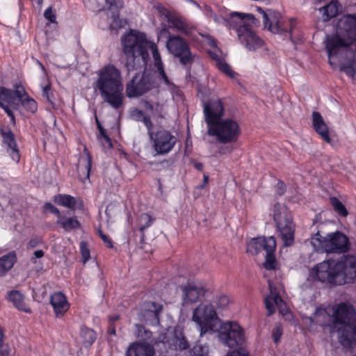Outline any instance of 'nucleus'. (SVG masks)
Listing matches in <instances>:
<instances>
[{
	"label": "nucleus",
	"mask_w": 356,
	"mask_h": 356,
	"mask_svg": "<svg viewBox=\"0 0 356 356\" xmlns=\"http://www.w3.org/2000/svg\"><path fill=\"white\" fill-rule=\"evenodd\" d=\"M216 302L218 307L223 308L229 304V299L227 296L222 295L217 298Z\"/></svg>",
	"instance_id": "obj_55"
},
{
	"label": "nucleus",
	"mask_w": 356,
	"mask_h": 356,
	"mask_svg": "<svg viewBox=\"0 0 356 356\" xmlns=\"http://www.w3.org/2000/svg\"><path fill=\"white\" fill-rule=\"evenodd\" d=\"M42 97L46 99V100L49 102L53 107H54V93L51 91V88L49 84L47 85L46 86L43 87L42 88Z\"/></svg>",
	"instance_id": "obj_45"
},
{
	"label": "nucleus",
	"mask_w": 356,
	"mask_h": 356,
	"mask_svg": "<svg viewBox=\"0 0 356 356\" xmlns=\"http://www.w3.org/2000/svg\"><path fill=\"white\" fill-rule=\"evenodd\" d=\"M168 22L172 28L183 32L185 34H188L190 33L188 24L179 17L173 14L172 16L168 19Z\"/></svg>",
	"instance_id": "obj_36"
},
{
	"label": "nucleus",
	"mask_w": 356,
	"mask_h": 356,
	"mask_svg": "<svg viewBox=\"0 0 356 356\" xmlns=\"http://www.w3.org/2000/svg\"><path fill=\"white\" fill-rule=\"evenodd\" d=\"M80 335L82 339L83 345L86 348L91 346L97 338L95 332L86 326H82L81 327Z\"/></svg>",
	"instance_id": "obj_34"
},
{
	"label": "nucleus",
	"mask_w": 356,
	"mask_h": 356,
	"mask_svg": "<svg viewBox=\"0 0 356 356\" xmlns=\"http://www.w3.org/2000/svg\"><path fill=\"white\" fill-rule=\"evenodd\" d=\"M56 204L67 207L71 210L76 209V200L75 197L67 194H58L54 197Z\"/></svg>",
	"instance_id": "obj_32"
},
{
	"label": "nucleus",
	"mask_w": 356,
	"mask_h": 356,
	"mask_svg": "<svg viewBox=\"0 0 356 356\" xmlns=\"http://www.w3.org/2000/svg\"><path fill=\"white\" fill-rule=\"evenodd\" d=\"M157 10L161 15H163L166 18L167 21H168V19L173 15L170 10L162 6H157Z\"/></svg>",
	"instance_id": "obj_56"
},
{
	"label": "nucleus",
	"mask_w": 356,
	"mask_h": 356,
	"mask_svg": "<svg viewBox=\"0 0 356 356\" xmlns=\"http://www.w3.org/2000/svg\"><path fill=\"white\" fill-rule=\"evenodd\" d=\"M285 189H286V186H285L284 183L283 181H279L277 183V194L279 196L282 195L285 192Z\"/></svg>",
	"instance_id": "obj_62"
},
{
	"label": "nucleus",
	"mask_w": 356,
	"mask_h": 356,
	"mask_svg": "<svg viewBox=\"0 0 356 356\" xmlns=\"http://www.w3.org/2000/svg\"><path fill=\"white\" fill-rule=\"evenodd\" d=\"M154 220V219L146 213L140 215L139 219V231L141 234V242L143 241L145 238V230L152 225Z\"/></svg>",
	"instance_id": "obj_37"
},
{
	"label": "nucleus",
	"mask_w": 356,
	"mask_h": 356,
	"mask_svg": "<svg viewBox=\"0 0 356 356\" xmlns=\"http://www.w3.org/2000/svg\"><path fill=\"white\" fill-rule=\"evenodd\" d=\"M340 70L343 72L351 78H355L356 75V67H355V61L350 60L347 64L343 65L340 67Z\"/></svg>",
	"instance_id": "obj_43"
},
{
	"label": "nucleus",
	"mask_w": 356,
	"mask_h": 356,
	"mask_svg": "<svg viewBox=\"0 0 356 356\" xmlns=\"http://www.w3.org/2000/svg\"><path fill=\"white\" fill-rule=\"evenodd\" d=\"M40 241L41 240L38 238H31L28 243V248H34L40 243Z\"/></svg>",
	"instance_id": "obj_64"
},
{
	"label": "nucleus",
	"mask_w": 356,
	"mask_h": 356,
	"mask_svg": "<svg viewBox=\"0 0 356 356\" xmlns=\"http://www.w3.org/2000/svg\"><path fill=\"white\" fill-rule=\"evenodd\" d=\"M91 165L92 159L89 154L86 157L79 158V162L76 165V170L78 172L79 176L80 177H81L82 172L83 175H86V178L89 179Z\"/></svg>",
	"instance_id": "obj_33"
},
{
	"label": "nucleus",
	"mask_w": 356,
	"mask_h": 356,
	"mask_svg": "<svg viewBox=\"0 0 356 356\" xmlns=\"http://www.w3.org/2000/svg\"><path fill=\"white\" fill-rule=\"evenodd\" d=\"M56 224L60 225L67 232L80 229L81 227L76 217L67 218L62 216L61 218L56 221Z\"/></svg>",
	"instance_id": "obj_31"
},
{
	"label": "nucleus",
	"mask_w": 356,
	"mask_h": 356,
	"mask_svg": "<svg viewBox=\"0 0 356 356\" xmlns=\"http://www.w3.org/2000/svg\"><path fill=\"white\" fill-rule=\"evenodd\" d=\"M95 120L97 123V127L99 131V134L97 136L99 140H101L102 137H104L105 135H107L106 130L101 124L99 120H98L97 117H95Z\"/></svg>",
	"instance_id": "obj_60"
},
{
	"label": "nucleus",
	"mask_w": 356,
	"mask_h": 356,
	"mask_svg": "<svg viewBox=\"0 0 356 356\" xmlns=\"http://www.w3.org/2000/svg\"><path fill=\"white\" fill-rule=\"evenodd\" d=\"M325 41L329 58L337 56L342 48L348 47L354 42L346 37L342 36L338 31L336 34L327 35Z\"/></svg>",
	"instance_id": "obj_16"
},
{
	"label": "nucleus",
	"mask_w": 356,
	"mask_h": 356,
	"mask_svg": "<svg viewBox=\"0 0 356 356\" xmlns=\"http://www.w3.org/2000/svg\"><path fill=\"white\" fill-rule=\"evenodd\" d=\"M8 298L14 305L19 310L30 312V309L25 308V303L23 296L17 291H12L8 294Z\"/></svg>",
	"instance_id": "obj_35"
},
{
	"label": "nucleus",
	"mask_w": 356,
	"mask_h": 356,
	"mask_svg": "<svg viewBox=\"0 0 356 356\" xmlns=\"http://www.w3.org/2000/svg\"><path fill=\"white\" fill-rule=\"evenodd\" d=\"M121 42L122 51L126 56L125 67L128 73L140 67L141 62L143 66H146L149 58L148 49L152 51L154 66L159 67L163 65L156 45L148 42L145 33L131 31L122 37Z\"/></svg>",
	"instance_id": "obj_1"
},
{
	"label": "nucleus",
	"mask_w": 356,
	"mask_h": 356,
	"mask_svg": "<svg viewBox=\"0 0 356 356\" xmlns=\"http://www.w3.org/2000/svg\"><path fill=\"white\" fill-rule=\"evenodd\" d=\"M273 220L284 245L291 246L294 243L295 224L292 214L286 205L279 202L274 205Z\"/></svg>",
	"instance_id": "obj_5"
},
{
	"label": "nucleus",
	"mask_w": 356,
	"mask_h": 356,
	"mask_svg": "<svg viewBox=\"0 0 356 356\" xmlns=\"http://www.w3.org/2000/svg\"><path fill=\"white\" fill-rule=\"evenodd\" d=\"M265 307L268 310V316H270L275 312V305L273 302L272 296H268L265 298Z\"/></svg>",
	"instance_id": "obj_49"
},
{
	"label": "nucleus",
	"mask_w": 356,
	"mask_h": 356,
	"mask_svg": "<svg viewBox=\"0 0 356 356\" xmlns=\"http://www.w3.org/2000/svg\"><path fill=\"white\" fill-rule=\"evenodd\" d=\"M10 353V348L8 344L2 339V341H0V356H9Z\"/></svg>",
	"instance_id": "obj_53"
},
{
	"label": "nucleus",
	"mask_w": 356,
	"mask_h": 356,
	"mask_svg": "<svg viewBox=\"0 0 356 356\" xmlns=\"http://www.w3.org/2000/svg\"><path fill=\"white\" fill-rule=\"evenodd\" d=\"M312 245L316 250L328 253H344L349 250L348 238L343 233L336 232L322 236L318 232L311 238Z\"/></svg>",
	"instance_id": "obj_6"
},
{
	"label": "nucleus",
	"mask_w": 356,
	"mask_h": 356,
	"mask_svg": "<svg viewBox=\"0 0 356 356\" xmlns=\"http://www.w3.org/2000/svg\"><path fill=\"white\" fill-rule=\"evenodd\" d=\"M270 240H275L274 236L266 237H257L252 238L247 244V252L256 255L263 250H267V245Z\"/></svg>",
	"instance_id": "obj_26"
},
{
	"label": "nucleus",
	"mask_w": 356,
	"mask_h": 356,
	"mask_svg": "<svg viewBox=\"0 0 356 356\" xmlns=\"http://www.w3.org/2000/svg\"><path fill=\"white\" fill-rule=\"evenodd\" d=\"M216 331L218 332L219 340L229 348L238 346L243 342V329L236 322L220 323Z\"/></svg>",
	"instance_id": "obj_9"
},
{
	"label": "nucleus",
	"mask_w": 356,
	"mask_h": 356,
	"mask_svg": "<svg viewBox=\"0 0 356 356\" xmlns=\"http://www.w3.org/2000/svg\"><path fill=\"white\" fill-rule=\"evenodd\" d=\"M161 341L172 350H186L189 347L182 331L179 329L168 330L162 336Z\"/></svg>",
	"instance_id": "obj_15"
},
{
	"label": "nucleus",
	"mask_w": 356,
	"mask_h": 356,
	"mask_svg": "<svg viewBox=\"0 0 356 356\" xmlns=\"http://www.w3.org/2000/svg\"><path fill=\"white\" fill-rule=\"evenodd\" d=\"M80 250L83 262L85 264L90 258V250L88 247V243L86 241H81L80 243Z\"/></svg>",
	"instance_id": "obj_47"
},
{
	"label": "nucleus",
	"mask_w": 356,
	"mask_h": 356,
	"mask_svg": "<svg viewBox=\"0 0 356 356\" xmlns=\"http://www.w3.org/2000/svg\"><path fill=\"white\" fill-rule=\"evenodd\" d=\"M355 310L353 305L342 302L334 309L332 329L338 333L342 346H349L350 340L356 337Z\"/></svg>",
	"instance_id": "obj_4"
},
{
	"label": "nucleus",
	"mask_w": 356,
	"mask_h": 356,
	"mask_svg": "<svg viewBox=\"0 0 356 356\" xmlns=\"http://www.w3.org/2000/svg\"><path fill=\"white\" fill-rule=\"evenodd\" d=\"M150 139L154 142V149L159 154H165L170 152L175 147L177 139L170 131L160 129L156 132L151 129L147 132Z\"/></svg>",
	"instance_id": "obj_13"
},
{
	"label": "nucleus",
	"mask_w": 356,
	"mask_h": 356,
	"mask_svg": "<svg viewBox=\"0 0 356 356\" xmlns=\"http://www.w3.org/2000/svg\"><path fill=\"white\" fill-rule=\"evenodd\" d=\"M166 47L175 57L178 58L183 65L191 64L193 57L186 41L179 35L170 36Z\"/></svg>",
	"instance_id": "obj_12"
},
{
	"label": "nucleus",
	"mask_w": 356,
	"mask_h": 356,
	"mask_svg": "<svg viewBox=\"0 0 356 356\" xmlns=\"http://www.w3.org/2000/svg\"><path fill=\"white\" fill-rule=\"evenodd\" d=\"M342 265V277H343L344 282H356V256H345Z\"/></svg>",
	"instance_id": "obj_23"
},
{
	"label": "nucleus",
	"mask_w": 356,
	"mask_h": 356,
	"mask_svg": "<svg viewBox=\"0 0 356 356\" xmlns=\"http://www.w3.org/2000/svg\"><path fill=\"white\" fill-rule=\"evenodd\" d=\"M218 68L224 74H225L229 77L234 79L235 76V72L232 70L230 65L226 63L225 60H218L217 62Z\"/></svg>",
	"instance_id": "obj_42"
},
{
	"label": "nucleus",
	"mask_w": 356,
	"mask_h": 356,
	"mask_svg": "<svg viewBox=\"0 0 356 356\" xmlns=\"http://www.w3.org/2000/svg\"><path fill=\"white\" fill-rule=\"evenodd\" d=\"M143 106L145 108V109H146L147 111H149L152 113V114H154V107L155 106L150 102L149 101H144L143 102Z\"/></svg>",
	"instance_id": "obj_63"
},
{
	"label": "nucleus",
	"mask_w": 356,
	"mask_h": 356,
	"mask_svg": "<svg viewBox=\"0 0 356 356\" xmlns=\"http://www.w3.org/2000/svg\"><path fill=\"white\" fill-rule=\"evenodd\" d=\"M238 38L241 43L249 51H254L264 44V40L252 30L250 26L239 29Z\"/></svg>",
	"instance_id": "obj_17"
},
{
	"label": "nucleus",
	"mask_w": 356,
	"mask_h": 356,
	"mask_svg": "<svg viewBox=\"0 0 356 356\" xmlns=\"http://www.w3.org/2000/svg\"><path fill=\"white\" fill-rule=\"evenodd\" d=\"M330 204H332L334 211L339 215L346 217L348 214V210L342 202L336 197H332L330 199Z\"/></svg>",
	"instance_id": "obj_39"
},
{
	"label": "nucleus",
	"mask_w": 356,
	"mask_h": 356,
	"mask_svg": "<svg viewBox=\"0 0 356 356\" xmlns=\"http://www.w3.org/2000/svg\"><path fill=\"white\" fill-rule=\"evenodd\" d=\"M193 352L197 356H207L209 353V348L207 346H195L193 348Z\"/></svg>",
	"instance_id": "obj_50"
},
{
	"label": "nucleus",
	"mask_w": 356,
	"mask_h": 356,
	"mask_svg": "<svg viewBox=\"0 0 356 356\" xmlns=\"http://www.w3.org/2000/svg\"><path fill=\"white\" fill-rule=\"evenodd\" d=\"M264 27L273 33L284 34L289 33L291 38V32L294 27V19H284L281 14L276 11L269 10V13H264Z\"/></svg>",
	"instance_id": "obj_11"
},
{
	"label": "nucleus",
	"mask_w": 356,
	"mask_h": 356,
	"mask_svg": "<svg viewBox=\"0 0 356 356\" xmlns=\"http://www.w3.org/2000/svg\"><path fill=\"white\" fill-rule=\"evenodd\" d=\"M282 335V329L281 326L276 325L272 331V337L275 343H278L280 341L281 337Z\"/></svg>",
	"instance_id": "obj_52"
},
{
	"label": "nucleus",
	"mask_w": 356,
	"mask_h": 356,
	"mask_svg": "<svg viewBox=\"0 0 356 356\" xmlns=\"http://www.w3.org/2000/svg\"><path fill=\"white\" fill-rule=\"evenodd\" d=\"M6 113V114L10 118V121L13 124H15V117L13 112L10 110L9 106L6 104H3L1 107Z\"/></svg>",
	"instance_id": "obj_58"
},
{
	"label": "nucleus",
	"mask_w": 356,
	"mask_h": 356,
	"mask_svg": "<svg viewBox=\"0 0 356 356\" xmlns=\"http://www.w3.org/2000/svg\"><path fill=\"white\" fill-rule=\"evenodd\" d=\"M183 292V305L196 302L201 296H204L206 291L203 288H198L193 283L181 286Z\"/></svg>",
	"instance_id": "obj_22"
},
{
	"label": "nucleus",
	"mask_w": 356,
	"mask_h": 356,
	"mask_svg": "<svg viewBox=\"0 0 356 356\" xmlns=\"http://www.w3.org/2000/svg\"><path fill=\"white\" fill-rule=\"evenodd\" d=\"M312 126L315 131L327 143H331L329 129L321 114L318 111L312 113Z\"/></svg>",
	"instance_id": "obj_24"
},
{
	"label": "nucleus",
	"mask_w": 356,
	"mask_h": 356,
	"mask_svg": "<svg viewBox=\"0 0 356 356\" xmlns=\"http://www.w3.org/2000/svg\"><path fill=\"white\" fill-rule=\"evenodd\" d=\"M337 31L351 41H356V15H343L337 22Z\"/></svg>",
	"instance_id": "obj_19"
},
{
	"label": "nucleus",
	"mask_w": 356,
	"mask_h": 356,
	"mask_svg": "<svg viewBox=\"0 0 356 356\" xmlns=\"http://www.w3.org/2000/svg\"><path fill=\"white\" fill-rule=\"evenodd\" d=\"M98 232H99V235L100 238L104 241V243L106 244V245L108 248H112L113 247V242H112L111 239L108 236H107L106 234H104L102 230L99 229Z\"/></svg>",
	"instance_id": "obj_57"
},
{
	"label": "nucleus",
	"mask_w": 356,
	"mask_h": 356,
	"mask_svg": "<svg viewBox=\"0 0 356 356\" xmlns=\"http://www.w3.org/2000/svg\"><path fill=\"white\" fill-rule=\"evenodd\" d=\"M17 261V256L15 251H11L7 254L0 257V276L4 275L10 270Z\"/></svg>",
	"instance_id": "obj_29"
},
{
	"label": "nucleus",
	"mask_w": 356,
	"mask_h": 356,
	"mask_svg": "<svg viewBox=\"0 0 356 356\" xmlns=\"http://www.w3.org/2000/svg\"><path fill=\"white\" fill-rule=\"evenodd\" d=\"M106 3L109 5L110 8H120L122 6V2L120 0H106Z\"/></svg>",
	"instance_id": "obj_61"
},
{
	"label": "nucleus",
	"mask_w": 356,
	"mask_h": 356,
	"mask_svg": "<svg viewBox=\"0 0 356 356\" xmlns=\"http://www.w3.org/2000/svg\"><path fill=\"white\" fill-rule=\"evenodd\" d=\"M44 17L51 23L56 22V15L52 10V8L50 6L47 8L44 13Z\"/></svg>",
	"instance_id": "obj_54"
},
{
	"label": "nucleus",
	"mask_w": 356,
	"mask_h": 356,
	"mask_svg": "<svg viewBox=\"0 0 356 356\" xmlns=\"http://www.w3.org/2000/svg\"><path fill=\"white\" fill-rule=\"evenodd\" d=\"M3 143L7 145V151L12 159L16 163L20 160V154L18 149L15 134L9 127L1 129Z\"/></svg>",
	"instance_id": "obj_20"
},
{
	"label": "nucleus",
	"mask_w": 356,
	"mask_h": 356,
	"mask_svg": "<svg viewBox=\"0 0 356 356\" xmlns=\"http://www.w3.org/2000/svg\"><path fill=\"white\" fill-rule=\"evenodd\" d=\"M248 21L251 22L253 25H256L257 23V20L252 14L234 12L229 14L227 18L222 19V24L229 29H235L238 36L239 29L250 26L246 23Z\"/></svg>",
	"instance_id": "obj_14"
},
{
	"label": "nucleus",
	"mask_w": 356,
	"mask_h": 356,
	"mask_svg": "<svg viewBox=\"0 0 356 356\" xmlns=\"http://www.w3.org/2000/svg\"><path fill=\"white\" fill-rule=\"evenodd\" d=\"M13 92L15 99L18 98L20 102L26 97V95H29L22 85L15 86V88L13 90Z\"/></svg>",
	"instance_id": "obj_46"
},
{
	"label": "nucleus",
	"mask_w": 356,
	"mask_h": 356,
	"mask_svg": "<svg viewBox=\"0 0 356 356\" xmlns=\"http://www.w3.org/2000/svg\"><path fill=\"white\" fill-rule=\"evenodd\" d=\"M204 114L209 136H216L217 141L221 144L233 143L238 140L241 134L239 125L232 119H222L224 108L220 99L205 102Z\"/></svg>",
	"instance_id": "obj_2"
},
{
	"label": "nucleus",
	"mask_w": 356,
	"mask_h": 356,
	"mask_svg": "<svg viewBox=\"0 0 356 356\" xmlns=\"http://www.w3.org/2000/svg\"><path fill=\"white\" fill-rule=\"evenodd\" d=\"M21 104L25 110L31 113H35L38 111V104L35 99L26 95V97L21 102Z\"/></svg>",
	"instance_id": "obj_40"
},
{
	"label": "nucleus",
	"mask_w": 356,
	"mask_h": 356,
	"mask_svg": "<svg viewBox=\"0 0 356 356\" xmlns=\"http://www.w3.org/2000/svg\"><path fill=\"white\" fill-rule=\"evenodd\" d=\"M156 69L157 72L159 74V80L163 81L167 86H170L171 84V82L168 76H167L166 73L165 72L163 65L156 67Z\"/></svg>",
	"instance_id": "obj_51"
},
{
	"label": "nucleus",
	"mask_w": 356,
	"mask_h": 356,
	"mask_svg": "<svg viewBox=\"0 0 356 356\" xmlns=\"http://www.w3.org/2000/svg\"><path fill=\"white\" fill-rule=\"evenodd\" d=\"M94 88L99 91L104 101L118 110L124 104L123 83L121 72L113 64H108L97 72Z\"/></svg>",
	"instance_id": "obj_3"
},
{
	"label": "nucleus",
	"mask_w": 356,
	"mask_h": 356,
	"mask_svg": "<svg viewBox=\"0 0 356 356\" xmlns=\"http://www.w3.org/2000/svg\"><path fill=\"white\" fill-rule=\"evenodd\" d=\"M163 305L161 304L152 301L145 302L141 311L142 318L149 325H159Z\"/></svg>",
	"instance_id": "obj_18"
},
{
	"label": "nucleus",
	"mask_w": 356,
	"mask_h": 356,
	"mask_svg": "<svg viewBox=\"0 0 356 356\" xmlns=\"http://www.w3.org/2000/svg\"><path fill=\"white\" fill-rule=\"evenodd\" d=\"M154 79L149 74H136L126 84L125 92L129 98L138 97L154 87Z\"/></svg>",
	"instance_id": "obj_10"
},
{
	"label": "nucleus",
	"mask_w": 356,
	"mask_h": 356,
	"mask_svg": "<svg viewBox=\"0 0 356 356\" xmlns=\"http://www.w3.org/2000/svg\"><path fill=\"white\" fill-rule=\"evenodd\" d=\"M99 140L102 142V143L104 147L112 148V147H113L112 141L108 134L105 135Z\"/></svg>",
	"instance_id": "obj_59"
},
{
	"label": "nucleus",
	"mask_w": 356,
	"mask_h": 356,
	"mask_svg": "<svg viewBox=\"0 0 356 356\" xmlns=\"http://www.w3.org/2000/svg\"><path fill=\"white\" fill-rule=\"evenodd\" d=\"M327 315V312L325 309H322L321 307H317L315 310V312H314L312 316L309 317V321L311 323H314V324H316V325H323L321 322L320 321H318L317 319L318 317L319 316H325Z\"/></svg>",
	"instance_id": "obj_44"
},
{
	"label": "nucleus",
	"mask_w": 356,
	"mask_h": 356,
	"mask_svg": "<svg viewBox=\"0 0 356 356\" xmlns=\"http://www.w3.org/2000/svg\"><path fill=\"white\" fill-rule=\"evenodd\" d=\"M50 304L53 307L56 317L62 316L70 308L66 296L62 292L51 296Z\"/></svg>",
	"instance_id": "obj_25"
},
{
	"label": "nucleus",
	"mask_w": 356,
	"mask_h": 356,
	"mask_svg": "<svg viewBox=\"0 0 356 356\" xmlns=\"http://www.w3.org/2000/svg\"><path fill=\"white\" fill-rule=\"evenodd\" d=\"M44 211H49L51 213H54L56 216L58 217V219L61 218V213L60 211L51 203L46 202L44 205Z\"/></svg>",
	"instance_id": "obj_48"
},
{
	"label": "nucleus",
	"mask_w": 356,
	"mask_h": 356,
	"mask_svg": "<svg viewBox=\"0 0 356 356\" xmlns=\"http://www.w3.org/2000/svg\"><path fill=\"white\" fill-rule=\"evenodd\" d=\"M276 250V241L270 240L267 250H266L265 261L263 266L268 270H275L277 266V260L275 256V251Z\"/></svg>",
	"instance_id": "obj_27"
},
{
	"label": "nucleus",
	"mask_w": 356,
	"mask_h": 356,
	"mask_svg": "<svg viewBox=\"0 0 356 356\" xmlns=\"http://www.w3.org/2000/svg\"><path fill=\"white\" fill-rule=\"evenodd\" d=\"M136 337L139 339L138 341L149 342L152 339V332L140 324H136Z\"/></svg>",
	"instance_id": "obj_38"
},
{
	"label": "nucleus",
	"mask_w": 356,
	"mask_h": 356,
	"mask_svg": "<svg viewBox=\"0 0 356 356\" xmlns=\"http://www.w3.org/2000/svg\"><path fill=\"white\" fill-rule=\"evenodd\" d=\"M0 99L1 102L3 101L8 104H14L15 97L13 90L3 86H0Z\"/></svg>",
	"instance_id": "obj_41"
},
{
	"label": "nucleus",
	"mask_w": 356,
	"mask_h": 356,
	"mask_svg": "<svg viewBox=\"0 0 356 356\" xmlns=\"http://www.w3.org/2000/svg\"><path fill=\"white\" fill-rule=\"evenodd\" d=\"M130 117L132 120L136 122H143L147 129V132H150L153 129L154 124L151 120L150 116L147 115H144L143 111L137 108H134L130 111Z\"/></svg>",
	"instance_id": "obj_30"
},
{
	"label": "nucleus",
	"mask_w": 356,
	"mask_h": 356,
	"mask_svg": "<svg viewBox=\"0 0 356 356\" xmlns=\"http://www.w3.org/2000/svg\"><path fill=\"white\" fill-rule=\"evenodd\" d=\"M316 278L321 282L330 284H341L338 278L342 277L343 265L341 261L329 259L318 264L313 268Z\"/></svg>",
	"instance_id": "obj_8"
},
{
	"label": "nucleus",
	"mask_w": 356,
	"mask_h": 356,
	"mask_svg": "<svg viewBox=\"0 0 356 356\" xmlns=\"http://www.w3.org/2000/svg\"><path fill=\"white\" fill-rule=\"evenodd\" d=\"M192 318L199 326L201 336L216 332L221 323L214 307L211 304H200L194 309Z\"/></svg>",
	"instance_id": "obj_7"
},
{
	"label": "nucleus",
	"mask_w": 356,
	"mask_h": 356,
	"mask_svg": "<svg viewBox=\"0 0 356 356\" xmlns=\"http://www.w3.org/2000/svg\"><path fill=\"white\" fill-rule=\"evenodd\" d=\"M341 7L338 1L332 0L329 3L323 6L319 9V12L322 15L323 21L328 22L332 18L336 17Z\"/></svg>",
	"instance_id": "obj_28"
},
{
	"label": "nucleus",
	"mask_w": 356,
	"mask_h": 356,
	"mask_svg": "<svg viewBox=\"0 0 356 356\" xmlns=\"http://www.w3.org/2000/svg\"><path fill=\"white\" fill-rule=\"evenodd\" d=\"M154 348L149 342L134 341L128 346L125 351V356H154Z\"/></svg>",
	"instance_id": "obj_21"
}]
</instances>
